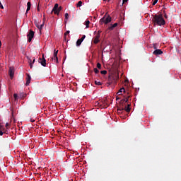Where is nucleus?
<instances>
[{
  "instance_id": "nucleus-20",
  "label": "nucleus",
  "mask_w": 181,
  "mask_h": 181,
  "mask_svg": "<svg viewBox=\"0 0 181 181\" xmlns=\"http://www.w3.org/2000/svg\"><path fill=\"white\" fill-rule=\"evenodd\" d=\"M83 6V1H79L78 2V4H76L77 8H80V6Z\"/></svg>"
},
{
  "instance_id": "nucleus-13",
  "label": "nucleus",
  "mask_w": 181,
  "mask_h": 181,
  "mask_svg": "<svg viewBox=\"0 0 181 181\" xmlns=\"http://www.w3.org/2000/svg\"><path fill=\"white\" fill-rule=\"evenodd\" d=\"M153 54H155V56H159V54H163V51L162 49H156L153 51Z\"/></svg>"
},
{
  "instance_id": "nucleus-37",
  "label": "nucleus",
  "mask_w": 181,
  "mask_h": 181,
  "mask_svg": "<svg viewBox=\"0 0 181 181\" xmlns=\"http://www.w3.org/2000/svg\"><path fill=\"white\" fill-rule=\"evenodd\" d=\"M0 8H1V9H4V6L2 5V3L0 5Z\"/></svg>"
},
{
  "instance_id": "nucleus-40",
  "label": "nucleus",
  "mask_w": 181,
  "mask_h": 181,
  "mask_svg": "<svg viewBox=\"0 0 181 181\" xmlns=\"http://www.w3.org/2000/svg\"><path fill=\"white\" fill-rule=\"evenodd\" d=\"M35 58H33V62H32L33 64H35Z\"/></svg>"
},
{
  "instance_id": "nucleus-23",
  "label": "nucleus",
  "mask_w": 181,
  "mask_h": 181,
  "mask_svg": "<svg viewBox=\"0 0 181 181\" xmlns=\"http://www.w3.org/2000/svg\"><path fill=\"white\" fill-rule=\"evenodd\" d=\"M13 98H14L15 101H18V94L14 93L13 94Z\"/></svg>"
},
{
  "instance_id": "nucleus-7",
  "label": "nucleus",
  "mask_w": 181,
  "mask_h": 181,
  "mask_svg": "<svg viewBox=\"0 0 181 181\" xmlns=\"http://www.w3.org/2000/svg\"><path fill=\"white\" fill-rule=\"evenodd\" d=\"M38 62L40 63L43 67H46V59H45V54H42V58H39Z\"/></svg>"
},
{
  "instance_id": "nucleus-25",
  "label": "nucleus",
  "mask_w": 181,
  "mask_h": 181,
  "mask_svg": "<svg viewBox=\"0 0 181 181\" xmlns=\"http://www.w3.org/2000/svg\"><path fill=\"white\" fill-rule=\"evenodd\" d=\"M94 72L95 73V74H98V73H100V71L97 68H95Z\"/></svg>"
},
{
  "instance_id": "nucleus-46",
  "label": "nucleus",
  "mask_w": 181,
  "mask_h": 181,
  "mask_svg": "<svg viewBox=\"0 0 181 181\" xmlns=\"http://www.w3.org/2000/svg\"><path fill=\"white\" fill-rule=\"evenodd\" d=\"M31 122H35V119H31Z\"/></svg>"
},
{
  "instance_id": "nucleus-45",
  "label": "nucleus",
  "mask_w": 181,
  "mask_h": 181,
  "mask_svg": "<svg viewBox=\"0 0 181 181\" xmlns=\"http://www.w3.org/2000/svg\"><path fill=\"white\" fill-rule=\"evenodd\" d=\"M1 46H2V42H1V40H0V48Z\"/></svg>"
},
{
  "instance_id": "nucleus-19",
  "label": "nucleus",
  "mask_w": 181,
  "mask_h": 181,
  "mask_svg": "<svg viewBox=\"0 0 181 181\" xmlns=\"http://www.w3.org/2000/svg\"><path fill=\"white\" fill-rule=\"evenodd\" d=\"M81 43H83V41L80 39H78L77 41H76V46H80L81 45Z\"/></svg>"
},
{
  "instance_id": "nucleus-1",
  "label": "nucleus",
  "mask_w": 181,
  "mask_h": 181,
  "mask_svg": "<svg viewBox=\"0 0 181 181\" xmlns=\"http://www.w3.org/2000/svg\"><path fill=\"white\" fill-rule=\"evenodd\" d=\"M131 100V97L129 95L123 99H122L119 102V105L118 107L117 111H126L128 114L131 112V104L128 103L127 105V103Z\"/></svg>"
},
{
  "instance_id": "nucleus-9",
  "label": "nucleus",
  "mask_w": 181,
  "mask_h": 181,
  "mask_svg": "<svg viewBox=\"0 0 181 181\" xmlns=\"http://www.w3.org/2000/svg\"><path fill=\"white\" fill-rule=\"evenodd\" d=\"M59 53V50L54 49V55L53 57L52 58V60H54L56 63H59V58L57 57V54Z\"/></svg>"
},
{
  "instance_id": "nucleus-12",
  "label": "nucleus",
  "mask_w": 181,
  "mask_h": 181,
  "mask_svg": "<svg viewBox=\"0 0 181 181\" xmlns=\"http://www.w3.org/2000/svg\"><path fill=\"white\" fill-rule=\"evenodd\" d=\"M26 83H25V86H29V84H30V80H32V78L30 77V75L29 74H26Z\"/></svg>"
},
{
  "instance_id": "nucleus-32",
  "label": "nucleus",
  "mask_w": 181,
  "mask_h": 181,
  "mask_svg": "<svg viewBox=\"0 0 181 181\" xmlns=\"http://www.w3.org/2000/svg\"><path fill=\"white\" fill-rule=\"evenodd\" d=\"M30 6H31L30 1H28V2L27 3V8H30Z\"/></svg>"
},
{
  "instance_id": "nucleus-17",
  "label": "nucleus",
  "mask_w": 181,
  "mask_h": 181,
  "mask_svg": "<svg viewBox=\"0 0 181 181\" xmlns=\"http://www.w3.org/2000/svg\"><path fill=\"white\" fill-rule=\"evenodd\" d=\"M121 93H125V88H122L119 90L117 94H119V95H121Z\"/></svg>"
},
{
  "instance_id": "nucleus-36",
  "label": "nucleus",
  "mask_w": 181,
  "mask_h": 181,
  "mask_svg": "<svg viewBox=\"0 0 181 181\" xmlns=\"http://www.w3.org/2000/svg\"><path fill=\"white\" fill-rule=\"evenodd\" d=\"M123 4H126V2H128V0H122Z\"/></svg>"
},
{
  "instance_id": "nucleus-35",
  "label": "nucleus",
  "mask_w": 181,
  "mask_h": 181,
  "mask_svg": "<svg viewBox=\"0 0 181 181\" xmlns=\"http://www.w3.org/2000/svg\"><path fill=\"white\" fill-rule=\"evenodd\" d=\"M117 110H118V106H117ZM118 114H122V112H124V111H117Z\"/></svg>"
},
{
  "instance_id": "nucleus-6",
  "label": "nucleus",
  "mask_w": 181,
  "mask_h": 181,
  "mask_svg": "<svg viewBox=\"0 0 181 181\" xmlns=\"http://www.w3.org/2000/svg\"><path fill=\"white\" fill-rule=\"evenodd\" d=\"M27 37L28 39V42H32V39H33V37H35V32H33V30H30L29 33L27 35Z\"/></svg>"
},
{
  "instance_id": "nucleus-11",
  "label": "nucleus",
  "mask_w": 181,
  "mask_h": 181,
  "mask_svg": "<svg viewBox=\"0 0 181 181\" xmlns=\"http://www.w3.org/2000/svg\"><path fill=\"white\" fill-rule=\"evenodd\" d=\"M100 34H96L95 36L93 38V43L95 45H97V43H98L100 42Z\"/></svg>"
},
{
  "instance_id": "nucleus-30",
  "label": "nucleus",
  "mask_w": 181,
  "mask_h": 181,
  "mask_svg": "<svg viewBox=\"0 0 181 181\" xmlns=\"http://www.w3.org/2000/svg\"><path fill=\"white\" fill-rule=\"evenodd\" d=\"M84 39H86V35H83L81 37V38H80L79 40L83 42V41L84 40Z\"/></svg>"
},
{
  "instance_id": "nucleus-29",
  "label": "nucleus",
  "mask_w": 181,
  "mask_h": 181,
  "mask_svg": "<svg viewBox=\"0 0 181 181\" xmlns=\"http://www.w3.org/2000/svg\"><path fill=\"white\" fill-rule=\"evenodd\" d=\"M100 73H101V74L105 75V74H107V71L106 70H103V71H101Z\"/></svg>"
},
{
  "instance_id": "nucleus-15",
  "label": "nucleus",
  "mask_w": 181,
  "mask_h": 181,
  "mask_svg": "<svg viewBox=\"0 0 181 181\" xmlns=\"http://www.w3.org/2000/svg\"><path fill=\"white\" fill-rule=\"evenodd\" d=\"M36 27L39 30H41L43 29V26H45V24H40V23H35Z\"/></svg>"
},
{
  "instance_id": "nucleus-24",
  "label": "nucleus",
  "mask_w": 181,
  "mask_h": 181,
  "mask_svg": "<svg viewBox=\"0 0 181 181\" xmlns=\"http://www.w3.org/2000/svg\"><path fill=\"white\" fill-rule=\"evenodd\" d=\"M153 47L155 50L158 49V44H153Z\"/></svg>"
},
{
  "instance_id": "nucleus-43",
  "label": "nucleus",
  "mask_w": 181,
  "mask_h": 181,
  "mask_svg": "<svg viewBox=\"0 0 181 181\" xmlns=\"http://www.w3.org/2000/svg\"><path fill=\"white\" fill-rule=\"evenodd\" d=\"M118 100H121V98H119V97H117V98H116V100L118 101Z\"/></svg>"
},
{
  "instance_id": "nucleus-38",
  "label": "nucleus",
  "mask_w": 181,
  "mask_h": 181,
  "mask_svg": "<svg viewBox=\"0 0 181 181\" xmlns=\"http://www.w3.org/2000/svg\"><path fill=\"white\" fill-rule=\"evenodd\" d=\"M85 23H90V21L86 20V21H85Z\"/></svg>"
},
{
  "instance_id": "nucleus-28",
  "label": "nucleus",
  "mask_w": 181,
  "mask_h": 181,
  "mask_svg": "<svg viewBox=\"0 0 181 181\" xmlns=\"http://www.w3.org/2000/svg\"><path fill=\"white\" fill-rule=\"evenodd\" d=\"M97 67H98V69H99V70H101V64L98 63L97 64Z\"/></svg>"
},
{
  "instance_id": "nucleus-27",
  "label": "nucleus",
  "mask_w": 181,
  "mask_h": 181,
  "mask_svg": "<svg viewBox=\"0 0 181 181\" xmlns=\"http://www.w3.org/2000/svg\"><path fill=\"white\" fill-rule=\"evenodd\" d=\"M0 131H5V128L1 124H0Z\"/></svg>"
},
{
  "instance_id": "nucleus-10",
  "label": "nucleus",
  "mask_w": 181,
  "mask_h": 181,
  "mask_svg": "<svg viewBox=\"0 0 181 181\" xmlns=\"http://www.w3.org/2000/svg\"><path fill=\"white\" fill-rule=\"evenodd\" d=\"M8 74H9L11 78H13V76L15 74V69L13 67L9 68Z\"/></svg>"
},
{
  "instance_id": "nucleus-44",
  "label": "nucleus",
  "mask_w": 181,
  "mask_h": 181,
  "mask_svg": "<svg viewBox=\"0 0 181 181\" xmlns=\"http://www.w3.org/2000/svg\"><path fill=\"white\" fill-rule=\"evenodd\" d=\"M89 25H90L89 23H86V28H88Z\"/></svg>"
},
{
  "instance_id": "nucleus-3",
  "label": "nucleus",
  "mask_w": 181,
  "mask_h": 181,
  "mask_svg": "<svg viewBox=\"0 0 181 181\" xmlns=\"http://www.w3.org/2000/svg\"><path fill=\"white\" fill-rule=\"evenodd\" d=\"M153 22L154 23H165V19H163V16L161 14H156L153 18Z\"/></svg>"
},
{
  "instance_id": "nucleus-21",
  "label": "nucleus",
  "mask_w": 181,
  "mask_h": 181,
  "mask_svg": "<svg viewBox=\"0 0 181 181\" xmlns=\"http://www.w3.org/2000/svg\"><path fill=\"white\" fill-rule=\"evenodd\" d=\"M25 97H26V95L23 93H21L20 95H19V98H25Z\"/></svg>"
},
{
  "instance_id": "nucleus-42",
  "label": "nucleus",
  "mask_w": 181,
  "mask_h": 181,
  "mask_svg": "<svg viewBox=\"0 0 181 181\" xmlns=\"http://www.w3.org/2000/svg\"><path fill=\"white\" fill-rule=\"evenodd\" d=\"M101 33V30H98L97 35H100Z\"/></svg>"
},
{
  "instance_id": "nucleus-33",
  "label": "nucleus",
  "mask_w": 181,
  "mask_h": 181,
  "mask_svg": "<svg viewBox=\"0 0 181 181\" xmlns=\"http://www.w3.org/2000/svg\"><path fill=\"white\" fill-rule=\"evenodd\" d=\"M70 33V30H67L65 33H64V36H67V35H69Z\"/></svg>"
},
{
  "instance_id": "nucleus-22",
  "label": "nucleus",
  "mask_w": 181,
  "mask_h": 181,
  "mask_svg": "<svg viewBox=\"0 0 181 181\" xmlns=\"http://www.w3.org/2000/svg\"><path fill=\"white\" fill-rule=\"evenodd\" d=\"M67 19H69V13H65V20L64 22L65 23H67Z\"/></svg>"
},
{
  "instance_id": "nucleus-47",
  "label": "nucleus",
  "mask_w": 181,
  "mask_h": 181,
  "mask_svg": "<svg viewBox=\"0 0 181 181\" xmlns=\"http://www.w3.org/2000/svg\"><path fill=\"white\" fill-rule=\"evenodd\" d=\"M2 3H1V1H0V5Z\"/></svg>"
},
{
  "instance_id": "nucleus-26",
  "label": "nucleus",
  "mask_w": 181,
  "mask_h": 181,
  "mask_svg": "<svg viewBox=\"0 0 181 181\" xmlns=\"http://www.w3.org/2000/svg\"><path fill=\"white\" fill-rule=\"evenodd\" d=\"M95 84H96V86H101V82L95 81Z\"/></svg>"
},
{
  "instance_id": "nucleus-18",
  "label": "nucleus",
  "mask_w": 181,
  "mask_h": 181,
  "mask_svg": "<svg viewBox=\"0 0 181 181\" xmlns=\"http://www.w3.org/2000/svg\"><path fill=\"white\" fill-rule=\"evenodd\" d=\"M166 24L165 23H154L153 26H165Z\"/></svg>"
},
{
  "instance_id": "nucleus-34",
  "label": "nucleus",
  "mask_w": 181,
  "mask_h": 181,
  "mask_svg": "<svg viewBox=\"0 0 181 181\" xmlns=\"http://www.w3.org/2000/svg\"><path fill=\"white\" fill-rule=\"evenodd\" d=\"M4 130H0V136H2V135H4V132H2Z\"/></svg>"
},
{
  "instance_id": "nucleus-8",
  "label": "nucleus",
  "mask_w": 181,
  "mask_h": 181,
  "mask_svg": "<svg viewBox=\"0 0 181 181\" xmlns=\"http://www.w3.org/2000/svg\"><path fill=\"white\" fill-rule=\"evenodd\" d=\"M117 26H118V23L110 24V25H108L106 32L109 33L110 32V30H114V29H115Z\"/></svg>"
},
{
  "instance_id": "nucleus-5",
  "label": "nucleus",
  "mask_w": 181,
  "mask_h": 181,
  "mask_svg": "<svg viewBox=\"0 0 181 181\" xmlns=\"http://www.w3.org/2000/svg\"><path fill=\"white\" fill-rule=\"evenodd\" d=\"M60 11H62V6L59 7V4H56L52 9V12L56 15H59V12H60Z\"/></svg>"
},
{
  "instance_id": "nucleus-2",
  "label": "nucleus",
  "mask_w": 181,
  "mask_h": 181,
  "mask_svg": "<svg viewBox=\"0 0 181 181\" xmlns=\"http://www.w3.org/2000/svg\"><path fill=\"white\" fill-rule=\"evenodd\" d=\"M117 80H119V75L118 74L110 75L107 79V86H111L114 81H117Z\"/></svg>"
},
{
  "instance_id": "nucleus-31",
  "label": "nucleus",
  "mask_w": 181,
  "mask_h": 181,
  "mask_svg": "<svg viewBox=\"0 0 181 181\" xmlns=\"http://www.w3.org/2000/svg\"><path fill=\"white\" fill-rule=\"evenodd\" d=\"M158 0H154L153 1V4H152V5H156V4H158Z\"/></svg>"
},
{
  "instance_id": "nucleus-16",
  "label": "nucleus",
  "mask_w": 181,
  "mask_h": 181,
  "mask_svg": "<svg viewBox=\"0 0 181 181\" xmlns=\"http://www.w3.org/2000/svg\"><path fill=\"white\" fill-rule=\"evenodd\" d=\"M27 59L28 60V63H29L30 69H33V63H32V62H33L32 59H30V57H27Z\"/></svg>"
},
{
  "instance_id": "nucleus-39",
  "label": "nucleus",
  "mask_w": 181,
  "mask_h": 181,
  "mask_svg": "<svg viewBox=\"0 0 181 181\" xmlns=\"http://www.w3.org/2000/svg\"><path fill=\"white\" fill-rule=\"evenodd\" d=\"M8 127H9V123L6 124V127L8 129Z\"/></svg>"
},
{
  "instance_id": "nucleus-41",
  "label": "nucleus",
  "mask_w": 181,
  "mask_h": 181,
  "mask_svg": "<svg viewBox=\"0 0 181 181\" xmlns=\"http://www.w3.org/2000/svg\"><path fill=\"white\" fill-rule=\"evenodd\" d=\"M28 11H30V7H27V12H28Z\"/></svg>"
},
{
  "instance_id": "nucleus-4",
  "label": "nucleus",
  "mask_w": 181,
  "mask_h": 181,
  "mask_svg": "<svg viewBox=\"0 0 181 181\" xmlns=\"http://www.w3.org/2000/svg\"><path fill=\"white\" fill-rule=\"evenodd\" d=\"M110 22H111V16H107V14L100 20L101 23H110Z\"/></svg>"
},
{
  "instance_id": "nucleus-14",
  "label": "nucleus",
  "mask_w": 181,
  "mask_h": 181,
  "mask_svg": "<svg viewBox=\"0 0 181 181\" xmlns=\"http://www.w3.org/2000/svg\"><path fill=\"white\" fill-rule=\"evenodd\" d=\"M98 105H99V107H100V108H107L108 107V104H107L105 103H103L101 102L98 103Z\"/></svg>"
}]
</instances>
